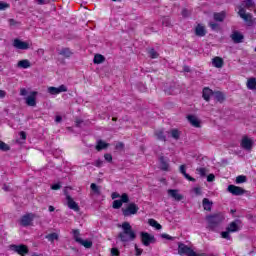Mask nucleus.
Returning a JSON list of instances; mask_svg holds the SVG:
<instances>
[{
  "mask_svg": "<svg viewBox=\"0 0 256 256\" xmlns=\"http://www.w3.org/2000/svg\"><path fill=\"white\" fill-rule=\"evenodd\" d=\"M121 229L122 232L118 234V239H120L122 243H129V241H135V239H137V234H135V231L129 222H123Z\"/></svg>",
  "mask_w": 256,
  "mask_h": 256,
  "instance_id": "1",
  "label": "nucleus"
},
{
  "mask_svg": "<svg viewBox=\"0 0 256 256\" xmlns=\"http://www.w3.org/2000/svg\"><path fill=\"white\" fill-rule=\"evenodd\" d=\"M224 220H225V216L223 215V213L207 216L206 217V221L208 223L207 229H209V231H213V229H215V227H217V225H219V223H222V221Z\"/></svg>",
  "mask_w": 256,
  "mask_h": 256,
  "instance_id": "2",
  "label": "nucleus"
},
{
  "mask_svg": "<svg viewBox=\"0 0 256 256\" xmlns=\"http://www.w3.org/2000/svg\"><path fill=\"white\" fill-rule=\"evenodd\" d=\"M178 254L187 256H203L202 254H197L193 249H191V247L183 243L178 244Z\"/></svg>",
  "mask_w": 256,
  "mask_h": 256,
  "instance_id": "3",
  "label": "nucleus"
},
{
  "mask_svg": "<svg viewBox=\"0 0 256 256\" xmlns=\"http://www.w3.org/2000/svg\"><path fill=\"white\" fill-rule=\"evenodd\" d=\"M139 212V206L135 203H130L126 208H122V214L124 217H131V215H137Z\"/></svg>",
  "mask_w": 256,
  "mask_h": 256,
  "instance_id": "4",
  "label": "nucleus"
},
{
  "mask_svg": "<svg viewBox=\"0 0 256 256\" xmlns=\"http://www.w3.org/2000/svg\"><path fill=\"white\" fill-rule=\"evenodd\" d=\"M140 237L142 245H144L145 247H149L151 243H155V236L147 232H141Z\"/></svg>",
  "mask_w": 256,
  "mask_h": 256,
  "instance_id": "5",
  "label": "nucleus"
},
{
  "mask_svg": "<svg viewBox=\"0 0 256 256\" xmlns=\"http://www.w3.org/2000/svg\"><path fill=\"white\" fill-rule=\"evenodd\" d=\"M12 251H15V253H18V255L25 256L29 253V247L25 244L21 245H12L11 246Z\"/></svg>",
  "mask_w": 256,
  "mask_h": 256,
  "instance_id": "6",
  "label": "nucleus"
},
{
  "mask_svg": "<svg viewBox=\"0 0 256 256\" xmlns=\"http://www.w3.org/2000/svg\"><path fill=\"white\" fill-rule=\"evenodd\" d=\"M13 47H15V49H21L22 51H25L31 47V44L20 39H14Z\"/></svg>",
  "mask_w": 256,
  "mask_h": 256,
  "instance_id": "7",
  "label": "nucleus"
},
{
  "mask_svg": "<svg viewBox=\"0 0 256 256\" xmlns=\"http://www.w3.org/2000/svg\"><path fill=\"white\" fill-rule=\"evenodd\" d=\"M123 203H129V195H127V193H123L121 195V200H115L113 202V209H121V207H123Z\"/></svg>",
  "mask_w": 256,
  "mask_h": 256,
  "instance_id": "8",
  "label": "nucleus"
},
{
  "mask_svg": "<svg viewBox=\"0 0 256 256\" xmlns=\"http://www.w3.org/2000/svg\"><path fill=\"white\" fill-rule=\"evenodd\" d=\"M33 219H35V214L33 213L26 214L22 216L20 220V224L22 225V227H29V225L33 223Z\"/></svg>",
  "mask_w": 256,
  "mask_h": 256,
  "instance_id": "9",
  "label": "nucleus"
},
{
  "mask_svg": "<svg viewBox=\"0 0 256 256\" xmlns=\"http://www.w3.org/2000/svg\"><path fill=\"white\" fill-rule=\"evenodd\" d=\"M48 93H50V95H59V93H67V86L60 85L58 88L53 86L48 87Z\"/></svg>",
  "mask_w": 256,
  "mask_h": 256,
  "instance_id": "10",
  "label": "nucleus"
},
{
  "mask_svg": "<svg viewBox=\"0 0 256 256\" xmlns=\"http://www.w3.org/2000/svg\"><path fill=\"white\" fill-rule=\"evenodd\" d=\"M238 15H240L241 19L245 20L247 25H253V16L251 14H247L245 9L241 8L238 12Z\"/></svg>",
  "mask_w": 256,
  "mask_h": 256,
  "instance_id": "11",
  "label": "nucleus"
},
{
  "mask_svg": "<svg viewBox=\"0 0 256 256\" xmlns=\"http://www.w3.org/2000/svg\"><path fill=\"white\" fill-rule=\"evenodd\" d=\"M240 230H241V220H236L231 222L226 228V231L230 233H236V231H240Z\"/></svg>",
  "mask_w": 256,
  "mask_h": 256,
  "instance_id": "12",
  "label": "nucleus"
},
{
  "mask_svg": "<svg viewBox=\"0 0 256 256\" xmlns=\"http://www.w3.org/2000/svg\"><path fill=\"white\" fill-rule=\"evenodd\" d=\"M228 191L232 195H236V196L245 195V189H243L239 186H235V185H229L228 186Z\"/></svg>",
  "mask_w": 256,
  "mask_h": 256,
  "instance_id": "13",
  "label": "nucleus"
},
{
  "mask_svg": "<svg viewBox=\"0 0 256 256\" xmlns=\"http://www.w3.org/2000/svg\"><path fill=\"white\" fill-rule=\"evenodd\" d=\"M241 147L247 151L253 149V140L247 136H244L241 141Z\"/></svg>",
  "mask_w": 256,
  "mask_h": 256,
  "instance_id": "14",
  "label": "nucleus"
},
{
  "mask_svg": "<svg viewBox=\"0 0 256 256\" xmlns=\"http://www.w3.org/2000/svg\"><path fill=\"white\" fill-rule=\"evenodd\" d=\"M26 105H28L29 107H35V105H37V92L36 91L31 92V95H29L26 98Z\"/></svg>",
  "mask_w": 256,
  "mask_h": 256,
  "instance_id": "15",
  "label": "nucleus"
},
{
  "mask_svg": "<svg viewBox=\"0 0 256 256\" xmlns=\"http://www.w3.org/2000/svg\"><path fill=\"white\" fill-rule=\"evenodd\" d=\"M66 200L69 209H72L73 211H79V204H77V202H75V200H73L69 194L66 195Z\"/></svg>",
  "mask_w": 256,
  "mask_h": 256,
  "instance_id": "16",
  "label": "nucleus"
},
{
  "mask_svg": "<svg viewBox=\"0 0 256 256\" xmlns=\"http://www.w3.org/2000/svg\"><path fill=\"white\" fill-rule=\"evenodd\" d=\"M168 195L172 197L174 201H182L183 199V196L181 195V193H179V190L169 189Z\"/></svg>",
  "mask_w": 256,
  "mask_h": 256,
  "instance_id": "17",
  "label": "nucleus"
},
{
  "mask_svg": "<svg viewBox=\"0 0 256 256\" xmlns=\"http://www.w3.org/2000/svg\"><path fill=\"white\" fill-rule=\"evenodd\" d=\"M160 169L162 171H169V159L165 158V156L159 157Z\"/></svg>",
  "mask_w": 256,
  "mask_h": 256,
  "instance_id": "18",
  "label": "nucleus"
},
{
  "mask_svg": "<svg viewBox=\"0 0 256 256\" xmlns=\"http://www.w3.org/2000/svg\"><path fill=\"white\" fill-rule=\"evenodd\" d=\"M187 119L190 123V125H192V127H201V121L199 120V118H197V116L194 115H189L187 116Z\"/></svg>",
  "mask_w": 256,
  "mask_h": 256,
  "instance_id": "19",
  "label": "nucleus"
},
{
  "mask_svg": "<svg viewBox=\"0 0 256 256\" xmlns=\"http://www.w3.org/2000/svg\"><path fill=\"white\" fill-rule=\"evenodd\" d=\"M231 39L234 43H241V41H243V34L239 31H234L231 35Z\"/></svg>",
  "mask_w": 256,
  "mask_h": 256,
  "instance_id": "20",
  "label": "nucleus"
},
{
  "mask_svg": "<svg viewBox=\"0 0 256 256\" xmlns=\"http://www.w3.org/2000/svg\"><path fill=\"white\" fill-rule=\"evenodd\" d=\"M207 31H205V26L198 24L195 28V34L198 37H205Z\"/></svg>",
  "mask_w": 256,
  "mask_h": 256,
  "instance_id": "21",
  "label": "nucleus"
},
{
  "mask_svg": "<svg viewBox=\"0 0 256 256\" xmlns=\"http://www.w3.org/2000/svg\"><path fill=\"white\" fill-rule=\"evenodd\" d=\"M17 67H19V69H29V67H31V62L27 59L20 60Z\"/></svg>",
  "mask_w": 256,
  "mask_h": 256,
  "instance_id": "22",
  "label": "nucleus"
},
{
  "mask_svg": "<svg viewBox=\"0 0 256 256\" xmlns=\"http://www.w3.org/2000/svg\"><path fill=\"white\" fill-rule=\"evenodd\" d=\"M180 173H182V175H184L185 179H188V181H195V178L187 174V167L185 165L180 166Z\"/></svg>",
  "mask_w": 256,
  "mask_h": 256,
  "instance_id": "23",
  "label": "nucleus"
},
{
  "mask_svg": "<svg viewBox=\"0 0 256 256\" xmlns=\"http://www.w3.org/2000/svg\"><path fill=\"white\" fill-rule=\"evenodd\" d=\"M212 64L214 67H216L217 69H221V67H223V58L221 57H215L212 60Z\"/></svg>",
  "mask_w": 256,
  "mask_h": 256,
  "instance_id": "24",
  "label": "nucleus"
},
{
  "mask_svg": "<svg viewBox=\"0 0 256 256\" xmlns=\"http://www.w3.org/2000/svg\"><path fill=\"white\" fill-rule=\"evenodd\" d=\"M211 95H213V90L209 88L203 89V99H205V101H209L211 99Z\"/></svg>",
  "mask_w": 256,
  "mask_h": 256,
  "instance_id": "25",
  "label": "nucleus"
},
{
  "mask_svg": "<svg viewBox=\"0 0 256 256\" xmlns=\"http://www.w3.org/2000/svg\"><path fill=\"white\" fill-rule=\"evenodd\" d=\"M202 205L205 211H211V207H213V202L209 201V199L204 198L202 201Z\"/></svg>",
  "mask_w": 256,
  "mask_h": 256,
  "instance_id": "26",
  "label": "nucleus"
},
{
  "mask_svg": "<svg viewBox=\"0 0 256 256\" xmlns=\"http://www.w3.org/2000/svg\"><path fill=\"white\" fill-rule=\"evenodd\" d=\"M59 55H62V57H65V59H69L71 55H73V52L69 48H63L60 52Z\"/></svg>",
  "mask_w": 256,
  "mask_h": 256,
  "instance_id": "27",
  "label": "nucleus"
},
{
  "mask_svg": "<svg viewBox=\"0 0 256 256\" xmlns=\"http://www.w3.org/2000/svg\"><path fill=\"white\" fill-rule=\"evenodd\" d=\"M247 88L250 90H255L256 89V78H249L247 81Z\"/></svg>",
  "mask_w": 256,
  "mask_h": 256,
  "instance_id": "28",
  "label": "nucleus"
},
{
  "mask_svg": "<svg viewBox=\"0 0 256 256\" xmlns=\"http://www.w3.org/2000/svg\"><path fill=\"white\" fill-rule=\"evenodd\" d=\"M109 147L108 143H105L102 140H99L96 145V151H102V149H107Z\"/></svg>",
  "mask_w": 256,
  "mask_h": 256,
  "instance_id": "29",
  "label": "nucleus"
},
{
  "mask_svg": "<svg viewBox=\"0 0 256 256\" xmlns=\"http://www.w3.org/2000/svg\"><path fill=\"white\" fill-rule=\"evenodd\" d=\"M78 243L85 247L86 249H91L93 247V241L91 240H83L82 238L81 241Z\"/></svg>",
  "mask_w": 256,
  "mask_h": 256,
  "instance_id": "30",
  "label": "nucleus"
},
{
  "mask_svg": "<svg viewBox=\"0 0 256 256\" xmlns=\"http://www.w3.org/2000/svg\"><path fill=\"white\" fill-rule=\"evenodd\" d=\"M225 17H226L225 12L214 13V19L216 21L223 22L225 21Z\"/></svg>",
  "mask_w": 256,
  "mask_h": 256,
  "instance_id": "31",
  "label": "nucleus"
},
{
  "mask_svg": "<svg viewBox=\"0 0 256 256\" xmlns=\"http://www.w3.org/2000/svg\"><path fill=\"white\" fill-rule=\"evenodd\" d=\"M93 61H94V63L96 65H99V64H101V63H103L105 61V56H103L101 54H96L94 56V60Z\"/></svg>",
  "mask_w": 256,
  "mask_h": 256,
  "instance_id": "32",
  "label": "nucleus"
},
{
  "mask_svg": "<svg viewBox=\"0 0 256 256\" xmlns=\"http://www.w3.org/2000/svg\"><path fill=\"white\" fill-rule=\"evenodd\" d=\"M214 97L219 101V103H223L225 101V94H223V92H214Z\"/></svg>",
  "mask_w": 256,
  "mask_h": 256,
  "instance_id": "33",
  "label": "nucleus"
},
{
  "mask_svg": "<svg viewBox=\"0 0 256 256\" xmlns=\"http://www.w3.org/2000/svg\"><path fill=\"white\" fill-rule=\"evenodd\" d=\"M148 223L151 227H154L158 231L162 229L161 224H159L155 219H149Z\"/></svg>",
  "mask_w": 256,
  "mask_h": 256,
  "instance_id": "34",
  "label": "nucleus"
},
{
  "mask_svg": "<svg viewBox=\"0 0 256 256\" xmlns=\"http://www.w3.org/2000/svg\"><path fill=\"white\" fill-rule=\"evenodd\" d=\"M155 135L160 141H167V138L165 137V133L163 132V130H157L155 132Z\"/></svg>",
  "mask_w": 256,
  "mask_h": 256,
  "instance_id": "35",
  "label": "nucleus"
},
{
  "mask_svg": "<svg viewBox=\"0 0 256 256\" xmlns=\"http://www.w3.org/2000/svg\"><path fill=\"white\" fill-rule=\"evenodd\" d=\"M72 233H73L74 241H76V243H80L82 238L79 230H72Z\"/></svg>",
  "mask_w": 256,
  "mask_h": 256,
  "instance_id": "36",
  "label": "nucleus"
},
{
  "mask_svg": "<svg viewBox=\"0 0 256 256\" xmlns=\"http://www.w3.org/2000/svg\"><path fill=\"white\" fill-rule=\"evenodd\" d=\"M46 239H48V241H51V243H53V241H57V239H59V235H57V233H51L46 236Z\"/></svg>",
  "mask_w": 256,
  "mask_h": 256,
  "instance_id": "37",
  "label": "nucleus"
},
{
  "mask_svg": "<svg viewBox=\"0 0 256 256\" xmlns=\"http://www.w3.org/2000/svg\"><path fill=\"white\" fill-rule=\"evenodd\" d=\"M90 189H91L94 193H96V195H101V190L99 189V186H97V184L92 183V184L90 185Z\"/></svg>",
  "mask_w": 256,
  "mask_h": 256,
  "instance_id": "38",
  "label": "nucleus"
},
{
  "mask_svg": "<svg viewBox=\"0 0 256 256\" xmlns=\"http://www.w3.org/2000/svg\"><path fill=\"white\" fill-rule=\"evenodd\" d=\"M171 135H172L173 139H179V137L181 136V133L179 132V130L173 129L171 131Z\"/></svg>",
  "mask_w": 256,
  "mask_h": 256,
  "instance_id": "39",
  "label": "nucleus"
},
{
  "mask_svg": "<svg viewBox=\"0 0 256 256\" xmlns=\"http://www.w3.org/2000/svg\"><path fill=\"white\" fill-rule=\"evenodd\" d=\"M246 181H247V177L246 176L240 175V176L236 177V183L237 184L245 183Z\"/></svg>",
  "mask_w": 256,
  "mask_h": 256,
  "instance_id": "40",
  "label": "nucleus"
},
{
  "mask_svg": "<svg viewBox=\"0 0 256 256\" xmlns=\"http://www.w3.org/2000/svg\"><path fill=\"white\" fill-rule=\"evenodd\" d=\"M196 171L201 175V177H205V175H207V168H197Z\"/></svg>",
  "mask_w": 256,
  "mask_h": 256,
  "instance_id": "41",
  "label": "nucleus"
},
{
  "mask_svg": "<svg viewBox=\"0 0 256 256\" xmlns=\"http://www.w3.org/2000/svg\"><path fill=\"white\" fill-rule=\"evenodd\" d=\"M149 56L151 57V59H157V57H159V54L157 53V51H155V49H151L149 51Z\"/></svg>",
  "mask_w": 256,
  "mask_h": 256,
  "instance_id": "42",
  "label": "nucleus"
},
{
  "mask_svg": "<svg viewBox=\"0 0 256 256\" xmlns=\"http://www.w3.org/2000/svg\"><path fill=\"white\" fill-rule=\"evenodd\" d=\"M5 9H9V4L7 2L0 1V11H5Z\"/></svg>",
  "mask_w": 256,
  "mask_h": 256,
  "instance_id": "43",
  "label": "nucleus"
},
{
  "mask_svg": "<svg viewBox=\"0 0 256 256\" xmlns=\"http://www.w3.org/2000/svg\"><path fill=\"white\" fill-rule=\"evenodd\" d=\"M0 149L2 151H9V145L5 144L3 141H0Z\"/></svg>",
  "mask_w": 256,
  "mask_h": 256,
  "instance_id": "44",
  "label": "nucleus"
},
{
  "mask_svg": "<svg viewBox=\"0 0 256 256\" xmlns=\"http://www.w3.org/2000/svg\"><path fill=\"white\" fill-rule=\"evenodd\" d=\"M135 251H136V256L143 255V249L139 248V246H137V244H135Z\"/></svg>",
  "mask_w": 256,
  "mask_h": 256,
  "instance_id": "45",
  "label": "nucleus"
},
{
  "mask_svg": "<svg viewBox=\"0 0 256 256\" xmlns=\"http://www.w3.org/2000/svg\"><path fill=\"white\" fill-rule=\"evenodd\" d=\"M229 230H227V231H225V232H222L221 233V237L223 238V239H231V236L229 235Z\"/></svg>",
  "mask_w": 256,
  "mask_h": 256,
  "instance_id": "46",
  "label": "nucleus"
},
{
  "mask_svg": "<svg viewBox=\"0 0 256 256\" xmlns=\"http://www.w3.org/2000/svg\"><path fill=\"white\" fill-rule=\"evenodd\" d=\"M209 26L211 27V29H213V31H217V29H219V24L215 22H210Z\"/></svg>",
  "mask_w": 256,
  "mask_h": 256,
  "instance_id": "47",
  "label": "nucleus"
},
{
  "mask_svg": "<svg viewBox=\"0 0 256 256\" xmlns=\"http://www.w3.org/2000/svg\"><path fill=\"white\" fill-rule=\"evenodd\" d=\"M104 159L108 161V163H111L113 161V156L111 154H105Z\"/></svg>",
  "mask_w": 256,
  "mask_h": 256,
  "instance_id": "48",
  "label": "nucleus"
},
{
  "mask_svg": "<svg viewBox=\"0 0 256 256\" xmlns=\"http://www.w3.org/2000/svg\"><path fill=\"white\" fill-rule=\"evenodd\" d=\"M111 255L119 256V255H120L119 249H117V248H112V249H111Z\"/></svg>",
  "mask_w": 256,
  "mask_h": 256,
  "instance_id": "49",
  "label": "nucleus"
},
{
  "mask_svg": "<svg viewBox=\"0 0 256 256\" xmlns=\"http://www.w3.org/2000/svg\"><path fill=\"white\" fill-rule=\"evenodd\" d=\"M207 181H208V183H211V182L215 181V175L214 174H209L207 176Z\"/></svg>",
  "mask_w": 256,
  "mask_h": 256,
  "instance_id": "50",
  "label": "nucleus"
},
{
  "mask_svg": "<svg viewBox=\"0 0 256 256\" xmlns=\"http://www.w3.org/2000/svg\"><path fill=\"white\" fill-rule=\"evenodd\" d=\"M189 15H191V12H189V10H187V9L182 10V16L183 17H189Z\"/></svg>",
  "mask_w": 256,
  "mask_h": 256,
  "instance_id": "51",
  "label": "nucleus"
},
{
  "mask_svg": "<svg viewBox=\"0 0 256 256\" xmlns=\"http://www.w3.org/2000/svg\"><path fill=\"white\" fill-rule=\"evenodd\" d=\"M51 189H53V191H58V189H61V184H54L51 186Z\"/></svg>",
  "mask_w": 256,
  "mask_h": 256,
  "instance_id": "52",
  "label": "nucleus"
},
{
  "mask_svg": "<svg viewBox=\"0 0 256 256\" xmlns=\"http://www.w3.org/2000/svg\"><path fill=\"white\" fill-rule=\"evenodd\" d=\"M38 5H47L49 3V0H37Z\"/></svg>",
  "mask_w": 256,
  "mask_h": 256,
  "instance_id": "53",
  "label": "nucleus"
},
{
  "mask_svg": "<svg viewBox=\"0 0 256 256\" xmlns=\"http://www.w3.org/2000/svg\"><path fill=\"white\" fill-rule=\"evenodd\" d=\"M20 95H21L22 97H25V95H27V89L21 88V89H20Z\"/></svg>",
  "mask_w": 256,
  "mask_h": 256,
  "instance_id": "54",
  "label": "nucleus"
},
{
  "mask_svg": "<svg viewBox=\"0 0 256 256\" xmlns=\"http://www.w3.org/2000/svg\"><path fill=\"white\" fill-rule=\"evenodd\" d=\"M19 135H20L21 139H23L24 141H25V139H27V134L24 131H21L19 133Z\"/></svg>",
  "mask_w": 256,
  "mask_h": 256,
  "instance_id": "55",
  "label": "nucleus"
},
{
  "mask_svg": "<svg viewBox=\"0 0 256 256\" xmlns=\"http://www.w3.org/2000/svg\"><path fill=\"white\" fill-rule=\"evenodd\" d=\"M9 23L12 27H14V25H19V22L15 21V19H10Z\"/></svg>",
  "mask_w": 256,
  "mask_h": 256,
  "instance_id": "56",
  "label": "nucleus"
},
{
  "mask_svg": "<svg viewBox=\"0 0 256 256\" xmlns=\"http://www.w3.org/2000/svg\"><path fill=\"white\" fill-rule=\"evenodd\" d=\"M6 95H7V92H5V90H0V99H5Z\"/></svg>",
  "mask_w": 256,
  "mask_h": 256,
  "instance_id": "57",
  "label": "nucleus"
},
{
  "mask_svg": "<svg viewBox=\"0 0 256 256\" xmlns=\"http://www.w3.org/2000/svg\"><path fill=\"white\" fill-rule=\"evenodd\" d=\"M111 197H112V199H119V197H121V196L119 195V193L113 192Z\"/></svg>",
  "mask_w": 256,
  "mask_h": 256,
  "instance_id": "58",
  "label": "nucleus"
},
{
  "mask_svg": "<svg viewBox=\"0 0 256 256\" xmlns=\"http://www.w3.org/2000/svg\"><path fill=\"white\" fill-rule=\"evenodd\" d=\"M95 166H96V167H102V166H103L102 160H96Z\"/></svg>",
  "mask_w": 256,
  "mask_h": 256,
  "instance_id": "59",
  "label": "nucleus"
},
{
  "mask_svg": "<svg viewBox=\"0 0 256 256\" xmlns=\"http://www.w3.org/2000/svg\"><path fill=\"white\" fill-rule=\"evenodd\" d=\"M123 147H125L123 142H120V143L116 144V149H123Z\"/></svg>",
  "mask_w": 256,
  "mask_h": 256,
  "instance_id": "60",
  "label": "nucleus"
},
{
  "mask_svg": "<svg viewBox=\"0 0 256 256\" xmlns=\"http://www.w3.org/2000/svg\"><path fill=\"white\" fill-rule=\"evenodd\" d=\"M194 193H196L197 195H201V188L199 187L194 188Z\"/></svg>",
  "mask_w": 256,
  "mask_h": 256,
  "instance_id": "61",
  "label": "nucleus"
},
{
  "mask_svg": "<svg viewBox=\"0 0 256 256\" xmlns=\"http://www.w3.org/2000/svg\"><path fill=\"white\" fill-rule=\"evenodd\" d=\"M62 119L63 118H61V116H56L55 121H56V123H61Z\"/></svg>",
  "mask_w": 256,
  "mask_h": 256,
  "instance_id": "62",
  "label": "nucleus"
},
{
  "mask_svg": "<svg viewBox=\"0 0 256 256\" xmlns=\"http://www.w3.org/2000/svg\"><path fill=\"white\" fill-rule=\"evenodd\" d=\"M49 211H50V213H53V211H55V207H53V206H49Z\"/></svg>",
  "mask_w": 256,
  "mask_h": 256,
  "instance_id": "63",
  "label": "nucleus"
},
{
  "mask_svg": "<svg viewBox=\"0 0 256 256\" xmlns=\"http://www.w3.org/2000/svg\"><path fill=\"white\" fill-rule=\"evenodd\" d=\"M163 237H164L165 239H171V236H169V235H167V234H164Z\"/></svg>",
  "mask_w": 256,
  "mask_h": 256,
  "instance_id": "64",
  "label": "nucleus"
}]
</instances>
